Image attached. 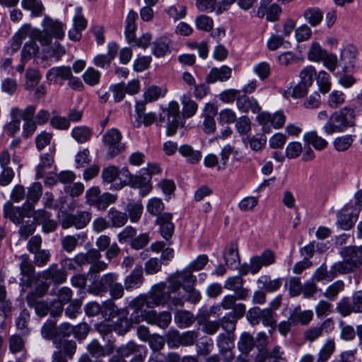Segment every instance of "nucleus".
<instances>
[{"instance_id":"1","label":"nucleus","mask_w":362,"mask_h":362,"mask_svg":"<svg viewBox=\"0 0 362 362\" xmlns=\"http://www.w3.org/2000/svg\"><path fill=\"white\" fill-rule=\"evenodd\" d=\"M165 282L153 285L147 294H140L132 299L129 307L133 309L130 317H194L187 310H180L185 302L197 304L201 299L200 292L194 288L196 276L187 269L176 271Z\"/></svg>"},{"instance_id":"2","label":"nucleus","mask_w":362,"mask_h":362,"mask_svg":"<svg viewBox=\"0 0 362 362\" xmlns=\"http://www.w3.org/2000/svg\"><path fill=\"white\" fill-rule=\"evenodd\" d=\"M356 125L355 107L345 106L334 112L323 127L327 134L343 132Z\"/></svg>"},{"instance_id":"3","label":"nucleus","mask_w":362,"mask_h":362,"mask_svg":"<svg viewBox=\"0 0 362 362\" xmlns=\"http://www.w3.org/2000/svg\"><path fill=\"white\" fill-rule=\"evenodd\" d=\"M84 310L88 317H95L99 314L102 317H117L119 314V309L112 299L103 301L102 305L95 301L89 302L86 305Z\"/></svg>"},{"instance_id":"4","label":"nucleus","mask_w":362,"mask_h":362,"mask_svg":"<svg viewBox=\"0 0 362 362\" xmlns=\"http://www.w3.org/2000/svg\"><path fill=\"white\" fill-rule=\"evenodd\" d=\"M122 138L121 132L116 128L107 130L103 135V141L108 146L107 159L115 158L124 150V144L121 143Z\"/></svg>"},{"instance_id":"5","label":"nucleus","mask_w":362,"mask_h":362,"mask_svg":"<svg viewBox=\"0 0 362 362\" xmlns=\"http://www.w3.org/2000/svg\"><path fill=\"white\" fill-rule=\"evenodd\" d=\"M316 71L313 66H308L300 73V81L293 87L291 96L293 98H302L308 93V88L313 84Z\"/></svg>"},{"instance_id":"6","label":"nucleus","mask_w":362,"mask_h":362,"mask_svg":"<svg viewBox=\"0 0 362 362\" xmlns=\"http://www.w3.org/2000/svg\"><path fill=\"white\" fill-rule=\"evenodd\" d=\"M349 210V206L348 204H346L337 214V225L341 230H350L354 227L355 223L358 220L360 213V207H352L351 211Z\"/></svg>"},{"instance_id":"7","label":"nucleus","mask_w":362,"mask_h":362,"mask_svg":"<svg viewBox=\"0 0 362 362\" xmlns=\"http://www.w3.org/2000/svg\"><path fill=\"white\" fill-rule=\"evenodd\" d=\"M91 214L87 211H78L76 214L66 213L62 221L63 228L75 226L77 229L85 228L90 222Z\"/></svg>"},{"instance_id":"8","label":"nucleus","mask_w":362,"mask_h":362,"mask_svg":"<svg viewBox=\"0 0 362 362\" xmlns=\"http://www.w3.org/2000/svg\"><path fill=\"white\" fill-rule=\"evenodd\" d=\"M151 180V176H146L141 172L139 175H133L130 179H124V182L133 189H139V195L145 197L152 190Z\"/></svg>"},{"instance_id":"9","label":"nucleus","mask_w":362,"mask_h":362,"mask_svg":"<svg viewBox=\"0 0 362 362\" xmlns=\"http://www.w3.org/2000/svg\"><path fill=\"white\" fill-rule=\"evenodd\" d=\"M117 276L112 273H108L100 277V275L91 274V284L89 290L92 292H105L112 286Z\"/></svg>"},{"instance_id":"10","label":"nucleus","mask_w":362,"mask_h":362,"mask_svg":"<svg viewBox=\"0 0 362 362\" xmlns=\"http://www.w3.org/2000/svg\"><path fill=\"white\" fill-rule=\"evenodd\" d=\"M358 54V49L353 44H348L340 53L339 59L344 62L342 73H352Z\"/></svg>"},{"instance_id":"11","label":"nucleus","mask_w":362,"mask_h":362,"mask_svg":"<svg viewBox=\"0 0 362 362\" xmlns=\"http://www.w3.org/2000/svg\"><path fill=\"white\" fill-rule=\"evenodd\" d=\"M234 334H220L217 338V345L222 354H225L228 361H231L234 356L232 349L234 348Z\"/></svg>"},{"instance_id":"12","label":"nucleus","mask_w":362,"mask_h":362,"mask_svg":"<svg viewBox=\"0 0 362 362\" xmlns=\"http://www.w3.org/2000/svg\"><path fill=\"white\" fill-rule=\"evenodd\" d=\"M232 74L231 69L223 65L220 68L213 67L206 76L205 81L207 84H211L219 81H226L228 80Z\"/></svg>"},{"instance_id":"13","label":"nucleus","mask_w":362,"mask_h":362,"mask_svg":"<svg viewBox=\"0 0 362 362\" xmlns=\"http://www.w3.org/2000/svg\"><path fill=\"white\" fill-rule=\"evenodd\" d=\"M21 274L23 276L20 279V286L23 288L32 287L34 279L37 277L35 274V267L31 262L20 264Z\"/></svg>"},{"instance_id":"14","label":"nucleus","mask_w":362,"mask_h":362,"mask_svg":"<svg viewBox=\"0 0 362 362\" xmlns=\"http://www.w3.org/2000/svg\"><path fill=\"white\" fill-rule=\"evenodd\" d=\"M144 281L143 267L141 264H136L131 273L126 276L124 288L131 291L134 288L139 287Z\"/></svg>"},{"instance_id":"15","label":"nucleus","mask_w":362,"mask_h":362,"mask_svg":"<svg viewBox=\"0 0 362 362\" xmlns=\"http://www.w3.org/2000/svg\"><path fill=\"white\" fill-rule=\"evenodd\" d=\"M171 40L166 36L157 37L153 42L152 54L157 58L163 57L171 52Z\"/></svg>"},{"instance_id":"16","label":"nucleus","mask_w":362,"mask_h":362,"mask_svg":"<svg viewBox=\"0 0 362 362\" xmlns=\"http://www.w3.org/2000/svg\"><path fill=\"white\" fill-rule=\"evenodd\" d=\"M42 25L55 38L62 40L64 37V25L61 22L54 21L50 17L45 16Z\"/></svg>"},{"instance_id":"17","label":"nucleus","mask_w":362,"mask_h":362,"mask_svg":"<svg viewBox=\"0 0 362 362\" xmlns=\"http://www.w3.org/2000/svg\"><path fill=\"white\" fill-rule=\"evenodd\" d=\"M33 284L35 285V288L27 293L25 299H28L30 295L32 296V298L43 297L47 293L51 284L48 280L39 277L38 273L37 274V277L34 279Z\"/></svg>"},{"instance_id":"18","label":"nucleus","mask_w":362,"mask_h":362,"mask_svg":"<svg viewBox=\"0 0 362 362\" xmlns=\"http://www.w3.org/2000/svg\"><path fill=\"white\" fill-rule=\"evenodd\" d=\"M223 259L226 264L232 266L236 262H240V256L238 252V245L236 240L230 242L223 252Z\"/></svg>"},{"instance_id":"19","label":"nucleus","mask_w":362,"mask_h":362,"mask_svg":"<svg viewBox=\"0 0 362 362\" xmlns=\"http://www.w3.org/2000/svg\"><path fill=\"white\" fill-rule=\"evenodd\" d=\"M144 206L141 201L135 202L132 199H129L125 207V211L128 213V218L131 222L137 223L142 215Z\"/></svg>"},{"instance_id":"20","label":"nucleus","mask_w":362,"mask_h":362,"mask_svg":"<svg viewBox=\"0 0 362 362\" xmlns=\"http://www.w3.org/2000/svg\"><path fill=\"white\" fill-rule=\"evenodd\" d=\"M303 141L305 145H312L317 151L324 150L328 145L327 141L318 136L315 130L306 132L303 135Z\"/></svg>"},{"instance_id":"21","label":"nucleus","mask_w":362,"mask_h":362,"mask_svg":"<svg viewBox=\"0 0 362 362\" xmlns=\"http://www.w3.org/2000/svg\"><path fill=\"white\" fill-rule=\"evenodd\" d=\"M332 327L333 322L330 318H328L320 327L308 329L305 333V339L310 341H313L321 336L323 332H328L332 329Z\"/></svg>"},{"instance_id":"22","label":"nucleus","mask_w":362,"mask_h":362,"mask_svg":"<svg viewBox=\"0 0 362 362\" xmlns=\"http://www.w3.org/2000/svg\"><path fill=\"white\" fill-rule=\"evenodd\" d=\"M303 16L311 26L315 27L321 23L324 13L318 7H310L305 10Z\"/></svg>"},{"instance_id":"23","label":"nucleus","mask_w":362,"mask_h":362,"mask_svg":"<svg viewBox=\"0 0 362 362\" xmlns=\"http://www.w3.org/2000/svg\"><path fill=\"white\" fill-rule=\"evenodd\" d=\"M4 217L18 225L22 223V215L20 213V206H14L11 202H7L4 205Z\"/></svg>"},{"instance_id":"24","label":"nucleus","mask_w":362,"mask_h":362,"mask_svg":"<svg viewBox=\"0 0 362 362\" xmlns=\"http://www.w3.org/2000/svg\"><path fill=\"white\" fill-rule=\"evenodd\" d=\"M109 221L112 227L120 228L126 224L128 220V216L126 212L118 211L115 207L110 209L107 213Z\"/></svg>"},{"instance_id":"25","label":"nucleus","mask_w":362,"mask_h":362,"mask_svg":"<svg viewBox=\"0 0 362 362\" xmlns=\"http://www.w3.org/2000/svg\"><path fill=\"white\" fill-rule=\"evenodd\" d=\"M39 52V47L36 42L33 40H30L26 42L21 50V62H28L33 57L35 58Z\"/></svg>"},{"instance_id":"26","label":"nucleus","mask_w":362,"mask_h":362,"mask_svg":"<svg viewBox=\"0 0 362 362\" xmlns=\"http://www.w3.org/2000/svg\"><path fill=\"white\" fill-rule=\"evenodd\" d=\"M257 284H262L260 289L267 293L274 292L281 286V279L278 278L272 280L269 275L262 276L257 279Z\"/></svg>"},{"instance_id":"27","label":"nucleus","mask_w":362,"mask_h":362,"mask_svg":"<svg viewBox=\"0 0 362 362\" xmlns=\"http://www.w3.org/2000/svg\"><path fill=\"white\" fill-rule=\"evenodd\" d=\"M182 107V116L185 118L192 117L197 111V103L191 99V93L184 94L181 99Z\"/></svg>"},{"instance_id":"28","label":"nucleus","mask_w":362,"mask_h":362,"mask_svg":"<svg viewBox=\"0 0 362 362\" xmlns=\"http://www.w3.org/2000/svg\"><path fill=\"white\" fill-rule=\"evenodd\" d=\"M29 296V298L26 299L28 305L35 310V314L38 317H45L49 313V303L47 301L32 298L31 295Z\"/></svg>"},{"instance_id":"29","label":"nucleus","mask_w":362,"mask_h":362,"mask_svg":"<svg viewBox=\"0 0 362 362\" xmlns=\"http://www.w3.org/2000/svg\"><path fill=\"white\" fill-rule=\"evenodd\" d=\"M178 151L183 157L185 158L187 156H189L190 154H194L193 157L187 158V163L192 165L197 164L202 157L201 151L194 150L193 148L188 144L181 145L178 148Z\"/></svg>"},{"instance_id":"30","label":"nucleus","mask_w":362,"mask_h":362,"mask_svg":"<svg viewBox=\"0 0 362 362\" xmlns=\"http://www.w3.org/2000/svg\"><path fill=\"white\" fill-rule=\"evenodd\" d=\"M21 6L23 9L31 11V17L40 16L45 10L41 0H22Z\"/></svg>"},{"instance_id":"31","label":"nucleus","mask_w":362,"mask_h":362,"mask_svg":"<svg viewBox=\"0 0 362 362\" xmlns=\"http://www.w3.org/2000/svg\"><path fill=\"white\" fill-rule=\"evenodd\" d=\"M166 118V135L168 136H174L177 131V129L183 127L185 124V118L183 116L171 117Z\"/></svg>"},{"instance_id":"32","label":"nucleus","mask_w":362,"mask_h":362,"mask_svg":"<svg viewBox=\"0 0 362 362\" xmlns=\"http://www.w3.org/2000/svg\"><path fill=\"white\" fill-rule=\"evenodd\" d=\"M71 136L78 144H83L90 139L92 130L86 126L74 127L71 131Z\"/></svg>"},{"instance_id":"33","label":"nucleus","mask_w":362,"mask_h":362,"mask_svg":"<svg viewBox=\"0 0 362 362\" xmlns=\"http://www.w3.org/2000/svg\"><path fill=\"white\" fill-rule=\"evenodd\" d=\"M134 322L139 323V318H117L114 322L115 331L123 335L129 330Z\"/></svg>"},{"instance_id":"34","label":"nucleus","mask_w":362,"mask_h":362,"mask_svg":"<svg viewBox=\"0 0 362 362\" xmlns=\"http://www.w3.org/2000/svg\"><path fill=\"white\" fill-rule=\"evenodd\" d=\"M144 347L136 345L133 341H129L126 344H122L116 349V354L121 356L125 359L126 357H129L131 355H134L138 353L140 349H143Z\"/></svg>"},{"instance_id":"35","label":"nucleus","mask_w":362,"mask_h":362,"mask_svg":"<svg viewBox=\"0 0 362 362\" xmlns=\"http://www.w3.org/2000/svg\"><path fill=\"white\" fill-rule=\"evenodd\" d=\"M255 346V339L248 333H243L238 342V348L242 354H249Z\"/></svg>"},{"instance_id":"36","label":"nucleus","mask_w":362,"mask_h":362,"mask_svg":"<svg viewBox=\"0 0 362 362\" xmlns=\"http://www.w3.org/2000/svg\"><path fill=\"white\" fill-rule=\"evenodd\" d=\"M335 350V344L333 339H328L318 353L316 362H327Z\"/></svg>"},{"instance_id":"37","label":"nucleus","mask_w":362,"mask_h":362,"mask_svg":"<svg viewBox=\"0 0 362 362\" xmlns=\"http://www.w3.org/2000/svg\"><path fill=\"white\" fill-rule=\"evenodd\" d=\"M119 175V169L115 165H109L102 170L101 177L103 183H112L115 182Z\"/></svg>"},{"instance_id":"38","label":"nucleus","mask_w":362,"mask_h":362,"mask_svg":"<svg viewBox=\"0 0 362 362\" xmlns=\"http://www.w3.org/2000/svg\"><path fill=\"white\" fill-rule=\"evenodd\" d=\"M56 347L59 350H62L69 359H71L76 351V343L73 340H60V342L59 344H57Z\"/></svg>"},{"instance_id":"39","label":"nucleus","mask_w":362,"mask_h":362,"mask_svg":"<svg viewBox=\"0 0 362 362\" xmlns=\"http://www.w3.org/2000/svg\"><path fill=\"white\" fill-rule=\"evenodd\" d=\"M100 76L101 74L99 71L93 67H88L83 73L82 78L86 84L94 86L99 83Z\"/></svg>"},{"instance_id":"40","label":"nucleus","mask_w":362,"mask_h":362,"mask_svg":"<svg viewBox=\"0 0 362 362\" xmlns=\"http://www.w3.org/2000/svg\"><path fill=\"white\" fill-rule=\"evenodd\" d=\"M42 194V186L40 182H35L28 187L26 201L37 203Z\"/></svg>"},{"instance_id":"41","label":"nucleus","mask_w":362,"mask_h":362,"mask_svg":"<svg viewBox=\"0 0 362 362\" xmlns=\"http://www.w3.org/2000/svg\"><path fill=\"white\" fill-rule=\"evenodd\" d=\"M117 199V194H110L109 192H104L102 194H100L95 207H96L98 210H105L110 204L115 203Z\"/></svg>"},{"instance_id":"42","label":"nucleus","mask_w":362,"mask_h":362,"mask_svg":"<svg viewBox=\"0 0 362 362\" xmlns=\"http://www.w3.org/2000/svg\"><path fill=\"white\" fill-rule=\"evenodd\" d=\"M195 26L197 29L204 32H210L213 29V19L205 15H199L195 19Z\"/></svg>"},{"instance_id":"43","label":"nucleus","mask_w":362,"mask_h":362,"mask_svg":"<svg viewBox=\"0 0 362 362\" xmlns=\"http://www.w3.org/2000/svg\"><path fill=\"white\" fill-rule=\"evenodd\" d=\"M182 116L180 112V106L177 102L176 101H170L168 104V107L167 109L163 110V113L160 114V121L164 122L165 121V117H178Z\"/></svg>"},{"instance_id":"44","label":"nucleus","mask_w":362,"mask_h":362,"mask_svg":"<svg viewBox=\"0 0 362 362\" xmlns=\"http://www.w3.org/2000/svg\"><path fill=\"white\" fill-rule=\"evenodd\" d=\"M329 78V75L325 71H320L316 77L318 90L323 94L328 93L331 88Z\"/></svg>"},{"instance_id":"45","label":"nucleus","mask_w":362,"mask_h":362,"mask_svg":"<svg viewBox=\"0 0 362 362\" xmlns=\"http://www.w3.org/2000/svg\"><path fill=\"white\" fill-rule=\"evenodd\" d=\"M42 334L47 339H54L58 337V327L56 322L52 320H48L42 327Z\"/></svg>"},{"instance_id":"46","label":"nucleus","mask_w":362,"mask_h":362,"mask_svg":"<svg viewBox=\"0 0 362 362\" xmlns=\"http://www.w3.org/2000/svg\"><path fill=\"white\" fill-rule=\"evenodd\" d=\"M352 143V136L346 134L337 137L333 141V145L336 151H344L351 146Z\"/></svg>"},{"instance_id":"47","label":"nucleus","mask_w":362,"mask_h":362,"mask_svg":"<svg viewBox=\"0 0 362 362\" xmlns=\"http://www.w3.org/2000/svg\"><path fill=\"white\" fill-rule=\"evenodd\" d=\"M25 88H33L39 83L41 79L40 72L35 69H28L25 71Z\"/></svg>"},{"instance_id":"48","label":"nucleus","mask_w":362,"mask_h":362,"mask_svg":"<svg viewBox=\"0 0 362 362\" xmlns=\"http://www.w3.org/2000/svg\"><path fill=\"white\" fill-rule=\"evenodd\" d=\"M325 50H323L318 42L312 43L308 52V59L313 62L320 61L325 55Z\"/></svg>"},{"instance_id":"49","label":"nucleus","mask_w":362,"mask_h":362,"mask_svg":"<svg viewBox=\"0 0 362 362\" xmlns=\"http://www.w3.org/2000/svg\"><path fill=\"white\" fill-rule=\"evenodd\" d=\"M146 209L150 214L157 216L163 211L164 204L161 199L154 197L148 200Z\"/></svg>"},{"instance_id":"50","label":"nucleus","mask_w":362,"mask_h":362,"mask_svg":"<svg viewBox=\"0 0 362 362\" xmlns=\"http://www.w3.org/2000/svg\"><path fill=\"white\" fill-rule=\"evenodd\" d=\"M209 261L206 255H199L194 261H192L186 268L183 270L187 269L192 274V271H199L202 269Z\"/></svg>"},{"instance_id":"51","label":"nucleus","mask_w":362,"mask_h":362,"mask_svg":"<svg viewBox=\"0 0 362 362\" xmlns=\"http://www.w3.org/2000/svg\"><path fill=\"white\" fill-rule=\"evenodd\" d=\"M344 284L341 280H337L328 286L324 295L329 300H333L339 292L344 289Z\"/></svg>"},{"instance_id":"52","label":"nucleus","mask_w":362,"mask_h":362,"mask_svg":"<svg viewBox=\"0 0 362 362\" xmlns=\"http://www.w3.org/2000/svg\"><path fill=\"white\" fill-rule=\"evenodd\" d=\"M236 115L231 109H224L219 112L217 119L218 123L221 125L231 124L236 121Z\"/></svg>"},{"instance_id":"53","label":"nucleus","mask_w":362,"mask_h":362,"mask_svg":"<svg viewBox=\"0 0 362 362\" xmlns=\"http://www.w3.org/2000/svg\"><path fill=\"white\" fill-rule=\"evenodd\" d=\"M235 128L240 134H247L251 130V122L247 115L241 116L238 120L236 121Z\"/></svg>"},{"instance_id":"54","label":"nucleus","mask_w":362,"mask_h":362,"mask_svg":"<svg viewBox=\"0 0 362 362\" xmlns=\"http://www.w3.org/2000/svg\"><path fill=\"white\" fill-rule=\"evenodd\" d=\"M152 58L151 56L139 57L134 60L133 69L136 72H141L148 69L150 66Z\"/></svg>"},{"instance_id":"55","label":"nucleus","mask_w":362,"mask_h":362,"mask_svg":"<svg viewBox=\"0 0 362 362\" xmlns=\"http://www.w3.org/2000/svg\"><path fill=\"white\" fill-rule=\"evenodd\" d=\"M66 271L62 267L59 270H55L52 274L42 279L48 280L50 284L54 283V284L58 285L66 281Z\"/></svg>"},{"instance_id":"56","label":"nucleus","mask_w":362,"mask_h":362,"mask_svg":"<svg viewBox=\"0 0 362 362\" xmlns=\"http://www.w3.org/2000/svg\"><path fill=\"white\" fill-rule=\"evenodd\" d=\"M199 324L202 326V330L208 334H215L220 327V322L216 320L211 321L209 318H202Z\"/></svg>"},{"instance_id":"57","label":"nucleus","mask_w":362,"mask_h":362,"mask_svg":"<svg viewBox=\"0 0 362 362\" xmlns=\"http://www.w3.org/2000/svg\"><path fill=\"white\" fill-rule=\"evenodd\" d=\"M156 119V115L155 112L139 114L138 116L136 117L135 122H136V124H134V127H139L141 124L145 127H148L155 122Z\"/></svg>"},{"instance_id":"58","label":"nucleus","mask_w":362,"mask_h":362,"mask_svg":"<svg viewBox=\"0 0 362 362\" xmlns=\"http://www.w3.org/2000/svg\"><path fill=\"white\" fill-rule=\"evenodd\" d=\"M302 152V145L298 141L290 142L286 148V156L289 158H298Z\"/></svg>"},{"instance_id":"59","label":"nucleus","mask_w":362,"mask_h":362,"mask_svg":"<svg viewBox=\"0 0 362 362\" xmlns=\"http://www.w3.org/2000/svg\"><path fill=\"white\" fill-rule=\"evenodd\" d=\"M162 262L156 257L150 258L144 264V270L147 274H154L160 271Z\"/></svg>"},{"instance_id":"60","label":"nucleus","mask_w":362,"mask_h":362,"mask_svg":"<svg viewBox=\"0 0 362 362\" xmlns=\"http://www.w3.org/2000/svg\"><path fill=\"white\" fill-rule=\"evenodd\" d=\"M351 307L352 305L350 303L349 298L344 297L337 303L336 310L341 315L346 317L350 315L351 313H354V310L351 308Z\"/></svg>"},{"instance_id":"61","label":"nucleus","mask_w":362,"mask_h":362,"mask_svg":"<svg viewBox=\"0 0 362 362\" xmlns=\"http://www.w3.org/2000/svg\"><path fill=\"white\" fill-rule=\"evenodd\" d=\"M161 95V88L158 86H149L144 93V98L146 102H153L157 100Z\"/></svg>"},{"instance_id":"62","label":"nucleus","mask_w":362,"mask_h":362,"mask_svg":"<svg viewBox=\"0 0 362 362\" xmlns=\"http://www.w3.org/2000/svg\"><path fill=\"white\" fill-rule=\"evenodd\" d=\"M110 90L113 93L114 101L115 103L122 101L125 96V93H127L124 89V82L123 81L112 84L110 86Z\"/></svg>"},{"instance_id":"63","label":"nucleus","mask_w":362,"mask_h":362,"mask_svg":"<svg viewBox=\"0 0 362 362\" xmlns=\"http://www.w3.org/2000/svg\"><path fill=\"white\" fill-rule=\"evenodd\" d=\"M52 138V134L47 133L45 131H43L40 134H37L35 137V144L37 149L39 151H42L46 146L49 144Z\"/></svg>"},{"instance_id":"64","label":"nucleus","mask_w":362,"mask_h":362,"mask_svg":"<svg viewBox=\"0 0 362 362\" xmlns=\"http://www.w3.org/2000/svg\"><path fill=\"white\" fill-rule=\"evenodd\" d=\"M149 242L148 233H141L133 238L131 241V247L134 250H140L146 246Z\"/></svg>"}]
</instances>
